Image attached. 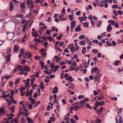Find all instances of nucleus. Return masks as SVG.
Here are the masks:
<instances>
[{"label": "nucleus", "instance_id": "41", "mask_svg": "<svg viewBox=\"0 0 123 123\" xmlns=\"http://www.w3.org/2000/svg\"><path fill=\"white\" fill-rule=\"evenodd\" d=\"M27 37L26 35L24 36L22 38L21 40V41L23 43L25 41V39Z\"/></svg>", "mask_w": 123, "mask_h": 123}, {"label": "nucleus", "instance_id": "9", "mask_svg": "<svg viewBox=\"0 0 123 123\" xmlns=\"http://www.w3.org/2000/svg\"><path fill=\"white\" fill-rule=\"evenodd\" d=\"M102 21L101 20H100L99 21H97L96 22V25L98 28H99L100 27V26L101 25L102 23Z\"/></svg>", "mask_w": 123, "mask_h": 123}, {"label": "nucleus", "instance_id": "13", "mask_svg": "<svg viewBox=\"0 0 123 123\" xmlns=\"http://www.w3.org/2000/svg\"><path fill=\"white\" fill-rule=\"evenodd\" d=\"M98 68L97 67H95L92 68L91 70L92 73H93V72H96V71L98 70Z\"/></svg>", "mask_w": 123, "mask_h": 123}, {"label": "nucleus", "instance_id": "44", "mask_svg": "<svg viewBox=\"0 0 123 123\" xmlns=\"http://www.w3.org/2000/svg\"><path fill=\"white\" fill-rule=\"evenodd\" d=\"M9 97L11 99L10 101L11 102H12V101L14 100L13 97L12 95L10 96Z\"/></svg>", "mask_w": 123, "mask_h": 123}, {"label": "nucleus", "instance_id": "25", "mask_svg": "<svg viewBox=\"0 0 123 123\" xmlns=\"http://www.w3.org/2000/svg\"><path fill=\"white\" fill-rule=\"evenodd\" d=\"M70 51L72 52L75 51V47H74L72 46L70 48Z\"/></svg>", "mask_w": 123, "mask_h": 123}, {"label": "nucleus", "instance_id": "62", "mask_svg": "<svg viewBox=\"0 0 123 123\" xmlns=\"http://www.w3.org/2000/svg\"><path fill=\"white\" fill-rule=\"evenodd\" d=\"M28 108L29 110L33 108L32 105L31 104H29L28 106Z\"/></svg>", "mask_w": 123, "mask_h": 123}, {"label": "nucleus", "instance_id": "43", "mask_svg": "<svg viewBox=\"0 0 123 123\" xmlns=\"http://www.w3.org/2000/svg\"><path fill=\"white\" fill-rule=\"evenodd\" d=\"M20 80V79H18L15 80V81L14 82L15 84V85H16L18 83Z\"/></svg>", "mask_w": 123, "mask_h": 123}, {"label": "nucleus", "instance_id": "11", "mask_svg": "<svg viewBox=\"0 0 123 123\" xmlns=\"http://www.w3.org/2000/svg\"><path fill=\"white\" fill-rule=\"evenodd\" d=\"M58 88L57 87H55L54 88V90H52V92L54 93H57L58 91Z\"/></svg>", "mask_w": 123, "mask_h": 123}, {"label": "nucleus", "instance_id": "50", "mask_svg": "<svg viewBox=\"0 0 123 123\" xmlns=\"http://www.w3.org/2000/svg\"><path fill=\"white\" fill-rule=\"evenodd\" d=\"M16 16L19 18H22L23 15L21 14H17L16 15Z\"/></svg>", "mask_w": 123, "mask_h": 123}, {"label": "nucleus", "instance_id": "47", "mask_svg": "<svg viewBox=\"0 0 123 123\" xmlns=\"http://www.w3.org/2000/svg\"><path fill=\"white\" fill-rule=\"evenodd\" d=\"M26 96H29V95H31L30 92L28 90H26Z\"/></svg>", "mask_w": 123, "mask_h": 123}, {"label": "nucleus", "instance_id": "20", "mask_svg": "<svg viewBox=\"0 0 123 123\" xmlns=\"http://www.w3.org/2000/svg\"><path fill=\"white\" fill-rule=\"evenodd\" d=\"M11 55L9 54L6 56V61L9 62L10 61V59Z\"/></svg>", "mask_w": 123, "mask_h": 123}, {"label": "nucleus", "instance_id": "58", "mask_svg": "<svg viewBox=\"0 0 123 123\" xmlns=\"http://www.w3.org/2000/svg\"><path fill=\"white\" fill-rule=\"evenodd\" d=\"M23 74H24L25 75H27V73L26 72H22L19 74L20 75H21Z\"/></svg>", "mask_w": 123, "mask_h": 123}, {"label": "nucleus", "instance_id": "55", "mask_svg": "<svg viewBox=\"0 0 123 123\" xmlns=\"http://www.w3.org/2000/svg\"><path fill=\"white\" fill-rule=\"evenodd\" d=\"M112 8H115L116 9H117L118 8V6L117 5H113L112 6Z\"/></svg>", "mask_w": 123, "mask_h": 123}, {"label": "nucleus", "instance_id": "28", "mask_svg": "<svg viewBox=\"0 0 123 123\" xmlns=\"http://www.w3.org/2000/svg\"><path fill=\"white\" fill-rule=\"evenodd\" d=\"M120 61L118 60H116L115 61L114 63V64L116 66H117L119 63Z\"/></svg>", "mask_w": 123, "mask_h": 123}, {"label": "nucleus", "instance_id": "40", "mask_svg": "<svg viewBox=\"0 0 123 123\" xmlns=\"http://www.w3.org/2000/svg\"><path fill=\"white\" fill-rule=\"evenodd\" d=\"M84 26L85 27H88V24L86 22H85L84 24Z\"/></svg>", "mask_w": 123, "mask_h": 123}, {"label": "nucleus", "instance_id": "52", "mask_svg": "<svg viewBox=\"0 0 123 123\" xmlns=\"http://www.w3.org/2000/svg\"><path fill=\"white\" fill-rule=\"evenodd\" d=\"M83 99L84 101H85V102H88L89 101V98H87L85 97V98H84V99Z\"/></svg>", "mask_w": 123, "mask_h": 123}, {"label": "nucleus", "instance_id": "53", "mask_svg": "<svg viewBox=\"0 0 123 123\" xmlns=\"http://www.w3.org/2000/svg\"><path fill=\"white\" fill-rule=\"evenodd\" d=\"M104 107H101L99 110H98V111L99 112H101L103 111L104 109Z\"/></svg>", "mask_w": 123, "mask_h": 123}, {"label": "nucleus", "instance_id": "12", "mask_svg": "<svg viewBox=\"0 0 123 123\" xmlns=\"http://www.w3.org/2000/svg\"><path fill=\"white\" fill-rule=\"evenodd\" d=\"M26 120L29 123H33L34 122L32 119L30 117H28L27 118Z\"/></svg>", "mask_w": 123, "mask_h": 123}, {"label": "nucleus", "instance_id": "42", "mask_svg": "<svg viewBox=\"0 0 123 123\" xmlns=\"http://www.w3.org/2000/svg\"><path fill=\"white\" fill-rule=\"evenodd\" d=\"M110 24L112 25H114L115 24V21L112 20H111Z\"/></svg>", "mask_w": 123, "mask_h": 123}, {"label": "nucleus", "instance_id": "19", "mask_svg": "<svg viewBox=\"0 0 123 123\" xmlns=\"http://www.w3.org/2000/svg\"><path fill=\"white\" fill-rule=\"evenodd\" d=\"M18 46L16 45H15L13 48V51L14 52H16L18 51Z\"/></svg>", "mask_w": 123, "mask_h": 123}, {"label": "nucleus", "instance_id": "14", "mask_svg": "<svg viewBox=\"0 0 123 123\" xmlns=\"http://www.w3.org/2000/svg\"><path fill=\"white\" fill-rule=\"evenodd\" d=\"M80 102L81 104V106L80 108H83V105H85L86 103L85 102V101H84V99H82V100L80 101Z\"/></svg>", "mask_w": 123, "mask_h": 123}, {"label": "nucleus", "instance_id": "8", "mask_svg": "<svg viewBox=\"0 0 123 123\" xmlns=\"http://www.w3.org/2000/svg\"><path fill=\"white\" fill-rule=\"evenodd\" d=\"M86 16L80 17L79 18V20L80 22L82 21H84L86 20L87 18Z\"/></svg>", "mask_w": 123, "mask_h": 123}, {"label": "nucleus", "instance_id": "1", "mask_svg": "<svg viewBox=\"0 0 123 123\" xmlns=\"http://www.w3.org/2000/svg\"><path fill=\"white\" fill-rule=\"evenodd\" d=\"M101 75L100 74H99L98 75H95L94 77V80L95 82L97 81V84L98 83L100 82V78L101 77Z\"/></svg>", "mask_w": 123, "mask_h": 123}, {"label": "nucleus", "instance_id": "2", "mask_svg": "<svg viewBox=\"0 0 123 123\" xmlns=\"http://www.w3.org/2000/svg\"><path fill=\"white\" fill-rule=\"evenodd\" d=\"M32 0H28L26 2V4L28 5L29 8H33L34 6V4L33 3L34 2Z\"/></svg>", "mask_w": 123, "mask_h": 123}, {"label": "nucleus", "instance_id": "39", "mask_svg": "<svg viewBox=\"0 0 123 123\" xmlns=\"http://www.w3.org/2000/svg\"><path fill=\"white\" fill-rule=\"evenodd\" d=\"M13 84V83L12 81H11L9 83V86L10 87H11Z\"/></svg>", "mask_w": 123, "mask_h": 123}, {"label": "nucleus", "instance_id": "31", "mask_svg": "<svg viewBox=\"0 0 123 123\" xmlns=\"http://www.w3.org/2000/svg\"><path fill=\"white\" fill-rule=\"evenodd\" d=\"M85 35H81L79 37V38L80 39H82L84 38L85 37Z\"/></svg>", "mask_w": 123, "mask_h": 123}, {"label": "nucleus", "instance_id": "36", "mask_svg": "<svg viewBox=\"0 0 123 123\" xmlns=\"http://www.w3.org/2000/svg\"><path fill=\"white\" fill-rule=\"evenodd\" d=\"M92 6L91 5H89L88 6V7L86 8V10L87 11L88 9H90V10H92Z\"/></svg>", "mask_w": 123, "mask_h": 123}, {"label": "nucleus", "instance_id": "54", "mask_svg": "<svg viewBox=\"0 0 123 123\" xmlns=\"http://www.w3.org/2000/svg\"><path fill=\"white\" fill-rule=\"evenodd\" d=\"M60 66L58 65H57L55 66V71L57 70L59 68Z\"/></svg>", "mask_w": 123, "mask_h": 123}, {"label": "nucleus", "instance_id": "34", "mask_svg": "<svg viewBox=\"0 0 123 123\" xmlns=\"http://www.w3.org/2000/svg\"><path fill=\"white\" fill-rule=\"evenodd\" d=\"M86 43L85 41L82 40L80 42V44L81 45H85V44Z\"/></svg>", "mask_w": 123, "mask_h": 123}, {"label": "nucleus", "instance_id": "5", "mask_svg": "<svg viewBox=\"0 0 123 123\" xmlns=\"http://www.w3.org/2000/svg\"><path fill=\"white\" fill-rule=\"evenodd\" d=\"M13 5L12 1H11L10 2L9 10L10 11H11L13 10Z\"/></svg>", "mask_w": 123, "mask_h": 123}, {"label": "nucleus", "instance_id": "30", "mask_svg": "<svg viewBox=\"0 0 123 123\" xmlns=\"http://www.w3.org/2000/svg\"><path fill=\"white\" fill-rule=\"evenodd\" d=\"M73 15L72 14H70L69 16V17L71 21L72 20L74 19V18L73 17Z\"/></svg>", "mask_w": 123, "mask_h": 123}, {"label": "nucleus", "instance_id": "38", "mask_svg": "<svg viewBox=\"0 0 123 123\" xmlns=\"http://www.w3.org/2000/svg\"><path fill=\"white\" fill-rule=\"evenodd\" d=\"M35 79V78H33L31 80V86H33L34 82V80Z\"/></svg>", "mask_w": 123, "mask_h": 123}, {"label": "nucleus", "instance_id": "61", "mask_svg": "<svg viewBox=\"0 0 123 123\" xmlns=\"http://www.w3.org/2000/svg\"><path fill=\"white\" fill-rule=\"evenodd\" d=\"M31 47H32L33 49L37 50V49L36 47L34 45H31Z\"/></svg>", "mask_w": 123, "mask_h": 123}, {"label": "nucleus", "instance_id": "32", "mask_svg": "<svg viewBox=\"0 0 123 123\" xmlns=\"http://www.w3.org/2000/svg\"><path fill=\"white\" fill-rule=\"evenodd\" d=\"M47 38L49 42H50L53 39V38H52L51 36L47 37Z\"/></svg>", "mask_w": 123, "mask_h": 123}, {"label": "nucleus", "instance_id": "35", "mask_svg": "<svg viewBox=\"0 0 123 123\" xmlns=\"http://www.w3.org/2000/svg\"><path fill=\"white\" fill-rule=\"evenodd\" d=\"M92 51L94 53L96 54L98 53V50L97 49H94L92 50Z\"/></svg>", "mask_w": 123, "mask_h": 123}, {"label": "nucleus", "instance_id": "37", "mask_svg": "<svg viewBox=\"0 0 123 123\" xmlns=\"http://www.w3.org/2000/svg\"><path fill=\"white\" fill-rule=\"evenodd\" d=\"M50 120L52 122H53L55 121V118L54 117H51L49 118Z\"/></svg>", "mask_w": 123, "mask_h": 123}, {"label": "nucleus", "instance_id": "60", "mask_svg": "<svg viewBox=\"0 0 123 123\" xmlns=\"http://www.w3.org/2000/svg\"><path fill=\"white\" fill-rule=\"evenodd\" d=\"M51 31L48 30L46 31V32L47 35H49L51 34Z\"/></svg>", "mask_w": 123, "mask_h": 123}, {"label": "nucleus", "instance_id": "63", "mask_svg": "<svg viewBox=\"0 0 123 123\" xmlns=\"http://www.w3.org/2000/svg\"><path fill=\"white\" fill-rule=\"evenodd\" d=\"M71 122L72 123H76V121L73 119L71 118L70 119Z\"/></svg>", "mask_w": 123, "mask_h": 123}, {"label": "nucleus", "instance_id": "56", "mask_svg": "<svg viewBox=\"0 0 123 123\" xmlns=\"http://www.w3.org/2000/svg\"><path fill=\"white\" fill-rule=\"evenodd\" d=\"M86 107L92 110V107L90 106L88 104H86Z\"/></svg>", "mask_w": 123, "mask_h": 123}, {"label": "nucleus", "instance_id": "6", "mask_svg": "<svg viewBox=\"0 0 123 123\" xmlns=\"http://www.w3.org/2000/svg\"><path fill=\"white\" fill-rule=\"evenodd\" d=\"M24 67V68L22 70V71L29 72L30 71V69L26 65H25Z\"/></svg>", "mask_w": 123, "mask_h": 123}, {"label": "nucleus", "instance_id": "23", "mask_svg": "<svg viewBox=\"0 0 123 123\" xmlns=\"http://www.w3.org/2000/svg\"><path fill=\"white\" fill-rule=\"evenodd\" d=\"M9 122L8 119L6 118H5L3 120V122L5 123H8Z\"/></svg>", "mask_w": 123, "mask_h": 123}, {"label": "nucleus", "instance_id": "26", "mask_svg": "<svg viewBox=\"0 0 123 123\" xmlns=\"http://www.w3.org/2000/svg\"><path fill=\"white\" fill-rule=\"evenodd\" d=\"M40 28L42 30L44 31L45 30H46L47 28V26H42V27H41Z\"/></svg>", "mask_w": 123, "mask_h": 123}, {"label": "nucleus", "instance_id": "49", "mask_svg": "<svg viewBox=\"0 0 123 123\" xmlns=\"http://www.w3.org/2000/svg\"><path fill=\"white\" fill-rule=\"evenodd\" d=\"M84 97V96L82 95H80L78 96V98L79 99H81L83 98Z\"/></svg>", "mask_w": 123, "mask_h": 123}, {"label": "nucleus", "instance_id": "27", "mask_svg": "<svg viewBox=\"0 0 123 123\" xmlns=\"http://www.w3.org/2000/svg\"><path fill=\"white\" fill-rule=\"evenodd\" d=\"M80 108L79 106H75L74 107V111H77L78 109Z\"/></svg>", "mask_w": 123, "mask_h": 123}, {"label": "nucleus", "instance_id": "64", "mask_svg": "<svg viewBox=\"0 0 123 123\" xmlns=\"http://www.w3.org/2000/svg\"><path fill=\"white\" fill-rule=\"evenodd\" d=\"M95 105L96 106L100 105V103L98 101H97L95 103Z\"/></svg>", "mask_w": 123, "mask_h": 123}, {"label": "nucleus", "instance_id": "59", "mask_svg": "<svg viewBox=\"0 0 123 123\" xmlns=\"http://www.w3.org/2000/svg\"><path fill=\"white\" fill-rule=\"evenodd\" d=\"M74 118L76 120H78L79 118L77 115H75L74 116Z\"/></svg>", "mask_w": 123, "mask_h": 123}, {"label": "nucleus", "instance_id": "4", "mask_svg": "<svg viewBox=\"0 0 123 123\" xmlns=\"http://www.w3.org/2000/svg\"><path fill=\"white\" fill-rule=\"evenodd\" d=\"M5 108L1 107L0 108V116L4 115L5 113Z\"/></svg>", "mask_w": 123, "mask_h": 123}, {"label": "nucleus", "instance_id": "46", "mask_svg": "<svg viewBox=\"0 0 123 123\" xmlns=\"http://www.w3.org/2000/svg\"><path fill=\"white\" fill-rule=\"evenodd\" d=\"M25 88H24L23 87H22L21 89L20 90V92H23V91L25 90Z\"/></svg>", "mask_w": 123, "mask_h": 123}, {"label": "nucleus", "instance_id": "29", "mask_svg": "<svg viewBox=\"0 0 123 123\" xmlns=\"http://www.w3.org/2000/svg\"><path fill=\"white\" fill-rule=\"evenodd\" d=\"M21 121L22 123H25V119L24 117H22L21 119Z\"/></svg>", "mask_w": 123, "mask_h": 123}, {"label": "nucleus", "instance_id": "15", "mask_svg": "<svg viewBox=\"0 0 123 123\" xmlns=\"http://www.w3.org/2000/svg\"><path fill=\"white\" fill-rule=\"evenodd\" d=\"M66 80H69L70 82H71L73 81V79L71 76H68V77L66 78Z\"/></svg>", "mask_w": 123, "mask_h": 123}, {"label": "nucleus", "instance_id": "45", "mask_svg": "<svg viewBox=\"0 0 123 123\" xmlns=\"http://www.w3.org/2000/svg\"><path fill=\"white\" fill-rule=\"evenodd\" d=\"M87 43L89 45H92V44L91 41L89 40V39L87 40Z\"/></svg>", "mask_w": 123, "mask_h": 123}, {"label": "nucleus", "instance_id": "21", "mask_svg": "<svg viewBox=\"0 0 123 123\" xmlns=\"http://www.w3.org/2000/svg\"><path fill=\"white\" fill-rule=\"evenodd\" d=\"M43 82H42L40 84V87L42 89H43L44 87V85L43 84Z\"/></svg>", "mask_w": 123, "mask_h": 123}, {"label": "nucleus", "instance_id": "3", "mask_svg": "<svg viewBox=\"0 0 123 123\" xmlns=\"http://www.w3.org/2000/svg\"><path fill=\"white\" fill-rule=\"evenodd\" d=\"M24 66L21 65H19L18 66H16L15 68L14 69V73H15L16 71H18L24 68Z\"/></svg>", "mask_w": 123, "mask_h": 123}, {"label": "nucleus", "instance_id": "22", "mask_svg": "<svg viewBox=\"0 0 123 123\" xmlns=\"http://www.w3.org/2000/svg\"><path fill=\"white\" fill-rule=\"evenodd\" d=\"M123 122V119L122 116H120L119 117V119L118 120V121L117 123H122Z\"/></svg>", "mask_w": 123, "mask_h": 123}, {"label": "nucleus", "instance_id": "24", "mask_svg": "<svg viewBox=\"0 0 123 123\" xmlns=\"http://www.w3.org/2000/svg\"><path fill=\"white\" fill-rule=\"evenodd\" d=\"M12 35L9 34L7 36V39L9 40H10L12 39Z\"/></svg>", "mask_w": 123, "mask_h": 123}, {"label": "nucleus", "instance_id": "33", "mask_svg": "<svg viewBox=\"0 0 123 123\" xmlns=\"http://www.w3.org/2000/svg\"><path fill=\"white\" fill-rule=\"evenodd\" d=\"M95 121L96 123H99L101 122L102 121L101 119L98 118H97L96 119Z\"/></svg>", "mask_w": 123, "mask_h": 123}, {"label": "nucleus", "instance_id": "16", "mask_svg": "<svg viewBox=\"0 0 123 123\" xmlns=\"http://www.w3.org/2000/svg\"><path fill=\"white\" fill-rule=\"evenodd\" d=\"M21 6H20V8L21 9H22V11L23 12H24V10L25 8V6L24 3H23L21 4V3H20Z\"/></svg>", "mask_w": 123, "mask_h": 123}, {"label": "nucleus", "instance_id": "57", "mask_svg": "<svg viewBox=\"0 0 123 123\" xmlns=\"http://www.w3.org/2000/svg\"><path fill=\"white\" fill-rule=\"evenodd\" d=\"M118 23L117 22H116L115 24V27L116 28H118L119 27V25L117 24Z\"/></svg>", "mask_w": 123, "mask_h": 123}, {"label": "nucleus", "instance_id": "17", "mask_svg": "<svg viewBox=\"0 0 123 123\" xmlns=\"http://www.w3.org/2000/svg\"><path fill=\"white\" fill-rule=\"evenodd\" d=\"M63 37V34H62L61 33L57 37L56 39L58 40H61L62 38Z\"/></svg>", "mask_w": 123, "mask_h": 123}, {"label": "nucleus", "instance_id": "18", "mask_svg": "<svg viewBox=\"0 0 123 123\" xmlns=\"http://www.w3.org/2000/svg\"><path fill=\"white\" fill-rule=\"evenodd\" d=\"M98 100H102V99L103 98L104 96L103 94H101L99 96H98Z\"/></svg>", "mask_w": 123, "mask_h": 123}, {"label": "nucleus", "instance_id": "10", "mask_svg": "<svg viewBox=\"0 0 123 123\" xmlns=\"http://www.w3.org/2000/svg\"><path fill=\"white\" fill-rule=\"evenodd\" d=\"M80 25H78L77 27L75 28V31L77 32H79L81 30L80 28Z\"/></svg>", "mask_w": 123, "mask_h": 123}, {"label": "nucleus", "instance_id": "48", "mask_svg": "<svg viewBox=\"0 0 123 123\" xmlns=\"http://www.w3.org/2000/svg\"><path fill=\"white\" fill-rule=\"evenodd\" d=\"M39 24L40 28H41V27H42V26H45L44 24L43 23H42L41 22H40Z\"/></svg>", "mask_w": 123, "mask_h": 123}, {"label": "nucleus", "instance_id": "51", "mask_svg": "<svg viewBox=\"0 0 123 123\" xmlns=\"http://www.w3.org/2000/svg\"><path fill=\"white\" fill-rule=\"evenodd\" d=\"M99 103H100V106L103 105V104H105V103L104 101H100Z\"/></svg>", "mask_w": 123, "mask_h": 123}, {"label": "nucleus", "instance_id": "7", "mask_svg": "<svg viewBox=\"0 0 123 123\" xmlns=\"http://www.w3.org/2000/svg\"><path fill=\"white\" fill-rule=\"evenodd\" d=\"M112 28L111 27L110 24H109L106 30L107 31L109 32H110L112 31Z\"/></svg>", "mask_w": 123, "mask_h": 123}]
</instances>
